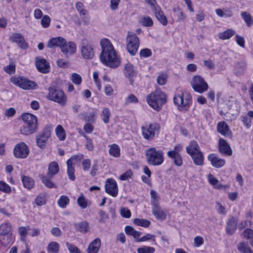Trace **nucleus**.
<instances>
[{
  "mask_svg": "<svg viewBox=\"0 0 253 253\" xmlns=\"http://www.w3.org/2000/svg\"><path fill=\"white\" fill-rule=\"evenodd\" d=\"M47 249L53 253H57L59 251V245L55 242H51L48 244Z\"/></svg>",
  "mask_w": 253,
  "mask_h": 253,
  "instance_id": "nucleus-49",
  "label": "nucleus"
},
{
  "mask_svg": "<svg viewBox=\"0 0 253 253\" xmlns=\"http://www.w3.org/2000/svg\"><path fill=\"white\" fill-rule=\"evenodd\" d=\"M121 216L125 218H129L131 216V212L127 208H122L120 210Z\"/></svg>",
  "mask_w": 253,
  "mask_h": 253,
  "instance_id": "nucleus-62",
  "label": "nucleus"
},
{
  "mask_svg": "<svg viewBox=\"0 0 253 253\" xmlns=\"http://www.w3.org/2000/svg\"><path fill=\"white\" fill-rule=\"evenodd\" d=\"M208 158L211 166L216 168H220L225 164L224 160L218 158L217 155L213 154L209 155Z\"/></svg>",
  "mask_w": 253,
  "mask_h": 253,
  "instance_id": "nucleus-19",
  "label": "nucleus"
},
{
  "mask_svg": "<svg viewBox=\"0 0 253 253\" xmlns=\"http://www.w3.org/2000/svg\"><path fill=\"white\" fill-rule=\"evenodd\" d=\"M40 177L42 183L46 187L48 188H56L57 187L56 184L51 181V179L53 177L52 176L47 174L46 175H41Z\"/></svg>",
  "mask_w": 253,
  "mask_h": 253,
  "instance_id": "nucleus-27",
  "label": "nucleus"
},
{
  "mask_svg": "<svg viewBox=\"0 0 253 253\" xmlns=\"http://www.w3.org/2000/svg\"><path fill=\"white\" fill-rule=\"evenodd\" d=\"M9 40L12 42H16L18 46L21 48L26 49L28 47L27 43L20 34H12L9 37Z\"/></svg>",
  "mask_w": 253,
  "mask_h": 253,
  "instance_id": "nucleus-17",
  "label": "nucleus"
},
{
  "mask_svg": "<svg viewBox=\"0 0 253 253\" xmlns=\"http://www.w3.org/2000/svg\"><path fill=\"white\" fill-rule=\"evenodd\" d=\"M47 46L49 48L60 47L61 52L66 57L74 54L77 50L76 44L74 42H67L65 39L61 37L51 39L48 41Z\"/></svg>",
  "mask_w": 253,
  "mask_h": 253,
  "instance_id": "nucleus-2",
  "label": "nucleus"
},
{
  "mask_svg": "<svg viewBox=\"0 0 253 253\" xmlns=\"http://www.w3.org/2000/svg\"><path fill=\"white\" fill-rule=\"evenodd\" d=\"M155 238V235H152L151 234H147L146 235H144L141 238L138 237V238L136 239V242H145L149 240L153 239Z\"/></svg>",
  "mask_w": 253,
  "mask_h": 253,
  "instance_id": "nucleus-61",
  "label": "nucleus"
},
{
  "mask_svg": "<svg viewBox=\"0 0 253 253\" xmlns=\"http://www.w3.org/2000/svg\"><path fill=\"white\" fill-rule=\"evenodd\" d=\"M186 151L192 157L196 165H201L203 163L204 156L199 150V147L197 142L192 141L186 147Z\"/></svg>",
  "mask_w": 253,
  "mask_h": 253,
  "instance_id": "nucleus-6",
  "label": "nucleus"
},
{
  "mask_svg": "<svg viewBox=\"0 0 253 253\" xmlns=\"http://www.w3.org/2000/svg\"><path fill=\"white\" fill-rule=\"evenodd\" d=\"M240 105L234 98H232L225 103L224 110L220 112L223 118L226 121L235 120L240 112Z\"/></svg>",
  "mask_w": 253,
  "mask_h": 253,
  "instance_id": "nucleus-3",
  "label": "nucleus"
},
{
  "mask_svg": "<svg viewBox=\"0 0 253 253\" xmlns=\"http://www.w3.org/2000/svg\"><path fill=\"white\" fill-rule=\"evenodd\" d=\"M235 34V31L231 29L227 30L218 34V38L222 40L229 39Z\"/></svg>",
  "mask_w": 253,
  "mask_h": 253,
  "instance_id": "nucleus-43",
  "label": "nucleus"
},
{
  "mask_svg": "<svg viewBox=\"0 0 253 253\" xmlns=\"http://www.w3.org/2000/svg\"><path fill=\"white\" fill-rule=\"evenodd\" d=\"M138 100L137 97L133 94L129 95L125 99V103L127 105L130 103H135L138 102Z\"/></svg>",
  "mask_w": 253,
  "mask_h": 253,
  "instance_id": "nucleus-58",
  "label": "nucleus"
},
{
  "mask_svg": "<svg viewBox=\"0 0 253 253\" xmlns=\"http://www.w3.org/2000/svg\"><path fill=\"white\" fill-rule=\"evenodd\" d=\"M67 173L68 176V178L72 181H74L76 179L75 175V168L73 166V164L71 163L70 161H67Z\"/></svg>",
  "mask_w": 253,
  "mask_h": 253,
  "instance_id": "nucleus-35",
  "label": "nucleus"
},
{
  "mask_svg": "<svg viewBox=\"0 0 253 253\" xmlns=\"http://www.w3.org/2000/svg\"><path fill=\"white\" fill-rule=\"evenodd\" d=\"M100 45L102 48L99 55L100 61L111 68L118 67L120 65V61L110 41L107 39H102L100 41Z\"/></svg>",
  "mask_w": 253,
  "mask_h": 253,
  "instance_id": "nucleus-1",
  "label": "nucleus"
},
{
  "mask_svg": "<svg viewBox=\"0 0 253 253\" xmlns=\"http://www.w3.org/2000/svg\"><path fill=\"white\" fill-rule=\"evenodd\" d=\"M37 128V126L25 125L20 127V131L21 134L29 135L34 133Z\"/></svg>",
  "mask_w": 253,
  "mask_h": 253,
  "instance_id": "nucleus-29",
  "label": "nucleus"
},
{
  "mask_svg": "<svg viewBox=\"0 0 253 253\" xmlns=\"http://www.w3.org/2000/svg\"><path fill=\"white\" fill-rule=\"evenodd\" d=\"M110 110L108 108L105 107L101 112L103 121L105 124H107L109 122L110 117L111 116Z\"/></svg>",
  "mask_w": 253,
  "mask_h": 253,
  "instance_id": "nucleus-46",
  "label": "nucleus"
},
{
  "mask_svg": "<svg viewBox=\"0 0 253 253\" xmlns=\"http://www.w3.org/2000/svg\"><path fill=\"white\" fill-rule=\"evenodd\" d=\"M10 81L14 84L25 90L35 89L38 88V84L36 82L25 78L12 77L10 79Z\"/></svg>",
  "mask_w": 253,
  "mask_h": 253,
  "instance_id": "nucleus-9",
  "label": "nucleus"
},
{
  "mask_svg": "<svg viewBox=\"0 0 253 253\" xmlns=\"http://www.w3.org/2000/svg\"><path fill=\"white\" fill-rule=\"evenodd\" d=\"M82 119L85 122L93 123L95 122V113L94 112H83L80 114Z\"/></svg>",
  "mask_w": 253,
  "mask_h": 253,
  "instance_id": "nucleus-36",
  "label": "nucleus"
},
{
  "mask_svg": "<svg viewBox=\"0 0 253 253\" xmlns=\"http://www.w3.org/2000/svg\"><path fill=\"white\" fill-rule=\"evenodd\" d=\"M101 245V241L99 238H96L93 241H92L88 247L87 248L86 251L87 253H97L100 248Z\"/></svg>",
  "mask_w": 253,
  "mask_h": 253,
  "instance_id": "nucleus-26",
  "label": "nucleus"
},
{
  "mask_svg": "<svg viewBox=\"0 0 253 253\" xmlns=\"http://www.w3.org/2000/svg\"><path fill=\"white\" fill-rule=\"evenodd\" d=\"M29 230V227H20L18 228V232L21 237V240H25L28 231Z\"/></svg>",
  "mask_w": 253,
  "mask_h": 253,
  "instance_id": "nucleus-53",
  "label": "nucleus"
},
{
  "mask_svg": "<svg viewBox=\"0 0 253 253\" xmlns=\"http://www.w3.org/2000/svg\"><path fill=\"white\" fill-rule=\"evenodd\" d=\"M152 207V213L155 216L159 219L164 220L166 218V214L160 208L159 204L156 205L154 203Z\"/></svg>",
  "mask_w": 253,
  "mask_h": 253,
  "instance_id": "nucleus-25",
  "label": "nucleus"
},
{
  "mask_svg": "<svg viewBox=\"0 0 253 253\" xmlns=\"http://www.w3.org/2000/svg\"><path fill=\"white\" fill-rule=\"evenodd\" d=\"M138 22L141 25L145 27H152L153 25L152 18L148 16H139Z\"/></svg>",
  "mask_w": 253,
  "mask_h": 253,
  "instance_id": "nucleus-34",
  "label": "nucleus"
},
{
  "mask_svg": "<svg viewBox=\"0 0 253 253\" xmlns=\"http://www.w3.org/2000/svg\"><path fill=\"white\" fill-rule=\"evenodd\" d=\"M70 79L74 84H80L82 80L81 76L76 73H73L71 76Z\"/></svg>",
  "mask_w": 253,
  "mask_h": 253,
  "instance_id": "nucleus-60",
  "label": "nucleus"
},
{
  "mask_svg": "<svg viewBox=\"0 0 253 253\" xmlns=\"http://www.w3.org/2000/svg\"><path fill=\"white\" fill-rule=\"evenodd\" d=\"M105 191L108 194L115 197L118 193V188L116 181L112 178H107L105 181Z\"/></svg>",
  "mask_w": 253,
  "mask_h": 253,
  "instance_id": "nucleus-15",
  "label": "nucleus"
},
{
  "mask_svg": "<svg viewBox=\"0 0 253 253\" xmlns=\"http://www.w3.org/2000/svg\"><path fill=\"white\" fill-rule=\"evenodd\" d=\"M30 150L27 145L24 142H21L17 144L13 150V154L15 158L19 159L26 158Z\"/></svg>",
  "mask_w": 253,
  "mask_h": 253,
  "instance_id": "nucleus-11",
  "label": "nucleus"
},
{
  "mask_svg": "<svg viewBox=\"0 0 253 253\" xmlns=\"http://www.w3.org/2000/svg\"><path fill=\"white\" fill-rule=\"evenodd\" d=\"M126 48L129 53L134 56L139 46V40L135 34H130L128 33L126 38Z\"/></svg>",
  "mask_w": 253,
  "mask_h": 253,
  "instance_id": "nucleus-10",
  "label": "nucleus"
},
{
  "mask_svg": "<svg viewBox=\"0 0 253 253\" xmlns=\"http://www.w3.org/2000/svg\"><path fill=\"white\" fill-rule=\"evenodd\" d=\"M159 126L157 124H150L142 127V133L144 138L150 140L155 136V130H158Z\"/></svg>",
  "mask_w": 253,
  "mask_h": 253,
  "instance_id": "nucleus-14",
  "label": "nucleus"
},
{
  "mask_svg": "<svg viewBox=\"0 0 253 253\" xmlns=\"http://www.w3.org/2000/svg\"><path fill=\"white\" fill-rule=\"evenodd\" d=\"M94 48L92 44L83 42L81 48L82 57L85 60H91L94 56Z\"/></svg>",
  "mask_w": 253,
  "mask_h": 253,
  "instance_id": "nucleus-12",
  "label": "nucleus"
},
{
  "mask_svg": "<svg viewBox=\"0 0 253 253\" xmlns=\"http://www.w3.org/2000/svg\"><path fill=\"white\" fill-rule=\"evenodd\" d=\"M155 15L158 20L164 26L168 24V20L164 12L159 8H155Z\"/></svg>",
  "mask_w": 253,
  "mask_h": 253,
  "instance_id": "nucleus-33",
  "label": "nucleus"
},
{
  "mask_svg": "<svg viewBox=\"0 0 253 253\" xmlns=\"http://www.w3.org/2000/svg\"><path fill=\"white\" fill-rule=\"evenodd\" d=\"M84 6L82 2L78 1L76 3V8L79 12L80 15L84 16L87 13V10L84 8Z\"/></svg>",
  "mask_w": 253,
  "mask_h": 253,
  "instance_id": "nucleus-52",
  "label": "nucleus"
},
{
  "mask_svg": "<svg viewBox=\"0 0 253 253\" xmlns=\"http://www.w3.org/2000/svg\"><path fill=\"white\" fill-rule=\"evenodd\" d=\"M0 191L5 193H10L11 191V187L3 181H0Z\"/></svg>",
  "mask_w": 253,
  "mask_h": 253,
  "instance_id": "nucleus-51",
  "label": "nucleus"
},
{
  "mask_svg": "<svg viewBox=\"0 0 253 253\" xmlns=\"http://www.w3.org/2000/svg\"><path fill=\"white\" fill-rule=\"evenodd\" d=\"M238 250L242 253H253L248 243L240 242L237 246Z\"/></svg>",
  "mask_w": 253,
  "mask_h": 253,
  "instance_id": "nucleus-40",
  "label": "nucleus"
},
{
  "mask_svg": "<svg viewBox=\"0 0 253 253\" xmlns=\"http://www.w3.org/2000/svg\"><path fill=\"white\" fill-rule=\"evenodd\" d=\"M191 85L195 91L201 93L206 90V82L200 76H195L193 78Z\"/></svg>",
  "mask_w": 253,
  "mask_h": 253,
  "instance_id": "nucleus-13",
  "label": "nucleus"
},
{
  "mask_svg": "<svg viewBox=\"0 0 253 253\" xmlns=\"http://www.w3.org/2000/svg\"><path fill=\"white\" fill-rule=\"evenodd\" d=\"M22 119L26 125L38 126V120L37 117L30 113H24L22 115Z\"/></svg>",
  "mask_w": 253,
  "mask_h": 253,
  "instance_id": "nucleus-24",
  "label": "nucleus"
},
{
  "mask_svg": "<svg viewBox=\"0 0 253 253\" xmlns=\"http://www.w3.org/2000/svg\"><path fill=\"white\" fill-rule=\"evenodd\" d=\"M48 91L46 97L48 100L57 102L62 106L66 104L67 98L62 90L50 87L48 88Z\"/></svg>",
  "mask_w": 253,
  "mask_h": 253,
  "instance_id": "nucleus-8",
  "label": "nucleus"
},
{
  "mask_svg": "<svg viewBox=\"0 0 253 253\" xmlns=\"http://www.w3.org/2000/svg\"><path fill=\"white\" fill-rule=\"evenodd\" d=\"M77 202L78 205L82 209H84L87 207V200L82 195L78 197Z\"/></svg>",
  "mask_w": 253,
  "mask_h": 253,
  "instance_id": "nucleus-55",
  "label": "nucleus"
},
{
  "mask_svg": "<svg viewBox=\"0 0 253 253\" xmlns=\"http://www.w3.org/2000/svg\"><path fill=\"white\" fill-rule=\"evenodd\" d=\"M11 230V225L9 222L3 223L0 226V241L2 246H7L8 242H5V236L7 235Z\"/></svg>",
  "mask_w": 253,
  "mask_h": 253,
  "instance_id": "nucleus-16",
  "label": "nucleus"
},
{
  "mask_svg": "<svg viewBox=\"0 0 253 253\" xmlns=\"http://www.w3.org/2000/svg\"><path fill=\"white\" fill-rule=\"evenodd\" d=\"M124 73L126 77L131 78L133 77L136 75V72L134 69L133 66L130 63H127L125 64Z\"/></svg>",
  "mask_w": 253,
  "mask_h": 253,
  "instance_id": "nucleus-31",
  "label": "nucleus"
},
{
  "mask_svg": "<svg viewBox=\"0 0 253 253\" xmlns=\"http://www.w3.org/2000/svg\"><path fill=\"white\" fill-rule=\"evenodd\" d=\"M145 156L147 163L153 166H160L164 161L163 150H157L155 147H151L146 150Z\"/></svg>",
  "mask_w": 253,
  "mask_h": 253,
  "instance_id": "nucleus-5",
  "label": "nucleus"
},
{
  "mask_svg": "<svg viewBox=\"0 0 253 253\" xmlns=\"http://www.w3.org/2000/svg\"><path fill=\"white\" fill-rule=\"evenodd\" d=\"M150 195L151 198V205L154 206V203L156 205L159 204V197L158 196L156 192L154 190H151L150 191Z\"/></svg>",
  "mask_w": 253,
  "mask_h": 253,
  "instance_id": "nucleus-54",
  "label": "nucleus"
},
{
  "mask_svg": "<svg viewBox=\"0 0 253 253\" xmlns=\"http://www.w3.org/2000/svg\"><path fill=\"white\" fill-rule=\"evenodd\" d=\"M37 128V126L25 125L20 127V131L21 134L29 135L34 133Z\"/></svg>",
  "mask_w": 253,
  "mask_h": 253,
  "instance_id": "nucleus-30",
  "label": "nucleus"
},
{
  "mask_svg": "<svg viewBox=\"0 0 253 253\" xmlns=\"http://www.w3.org/2000/svg\"><path fill=\"white\" fill-rule=\"evenodd\" d=\"M125 231L127 235L133 236V238L135 239V240L136 239L138 238L141 234V232L135 230L132 227L128 225L125 227Z\"/></svg>",
  "mask_w": 253,
  "mask_h": 253,
  "instance_id": "nucleus-37",
  "label": "nucleus"
},
{
  "mask_svg": "<svg viewBox=\"0 0 253 253\" xmlns=\"http://www.w3.org/2000/svg\"><path fill=\"white\" fill-rule=\"evenodd\" d=\"M168 156L173 160L174 164L177 166H181L183 163V160L179 154L173 152H167Z\"/></svg>",
  "mask_w": 253,
  "mask_h": 253,
  "instance_id": "nucleus-32",
  "label": "nucleus"
},
{
  "mask_svg": "<svg viewBox=\"0 0 253 253\" xmlns=\"http://www.w3.org/2000/svg\"><path fill=\"white\" fill-rule=\"evenodd\" d=\"M133 223L136 225L143 227H148L151 224V222L147 219L135 218L133 219Z\"/></svg>",
  "mask_w": 253,
  "mask_h": 253,
  "instance_id": "nucleus-42",
  "label": "nucleus"
},
{
  "mask_svg": "<svg viewBox=\"0 0 253 253\" xmlns=\"http://www.w3.org/2000/svg\"><path fill=\"white\" fill-rule=\"evenodd\" d=\"M137 252L138 253H153L155 252V249L153 247L145 246L137 248Z\"/></svg>",
  "mask_w": 253,
  "mask_h": 253,
  "instance_id": "nucleus-50",
  "label": "nucleus"
},
{
  "mask_svg": "<svg viewBox=\"0 0 253 253\" xmlns=\"http://www.w3.org/2000/svg\"><path fill=\"white\" fill-rule=\"evenodd\" d=\"M59 168L58 164L55 162H52L50 163L48 166V171L47 174L53 176L58 173Z\"/></svg>",
  "mask_w": 253,
  "mask_h": 253,
  "instance_id": "nucleus-39",
  "label": "nucleus"
},
{
  "mask_svg": "<svg viewBox=\"0 0 253 253\" xmlns=\"http://www.w3.org/2000/svg\"><path fill=\"white\" fill-rule=\"evenodd\" d=\"M56 134L60 140H64L66 138L64 129L61 125H58L55 129Z\"/></svg>",
  "mask_w": 253,
  "mask_h": 253,
  "instance_id": "nucleus-44",
  "label": "nucleus"
},
{
  "mask_svg": "<svg viewBox=\"0 0 253 253\" xmlns=\"http://www.w3.org/2000/svg\"><path fill=\"white\" fill-rule=\"evenodd\" d=\"M241 16L248 27L253 24V20L251 14L246 11L241 12Z\"/></svg>",
  "mask_w": 253,
  "mask_h": 253,
  "instance_id": "nucleus-45",
  "label": "nucleus"
},
{
  "mask_svg": "<svg viewBox=\"0 0 253 253\" xmlns=\"http://www.w3.org/2000/svg\"><path fill=\"white\" fill-rule=\"evenodd\" d=\"M51 136V129L49 127L44 128L42 131L37 135V136L42 138L47 141Z\"/></svg>",
  "mask_w": 253,
  "mask_h": 253,
  "instance_id": "nucleus-47",
  "label": "nucleus"
},
{
  "mask_svg": "<svg viewBox=\"0 0 253 253\" xmlns=\"http://www.w3.org/2000/svg\"><path fill=\"white\" fill-rule=\"evenodd\" d=\"M91 165V161L89 159H84L82 162V166L83 170L84 171H88Z\"/></svg>",
  "mask_w": 253,
  "mask_h": 253,
  "instance_id": "nucleus-64",
  "label": "nucleus"
},
{
  "mask_svg": "<svg viewBox=\"0 0 253 253\" xmlns=\"http://www.w3.org/2000/svg\"><path fill=\"white\" fill-rule=\"evenodd\" d=\"M69 198L67 196L64 195L61 196L57 201L58 206L61 208H66V206L69 204Z\"/></svg>",
  "mask_w": 253,
  "mask_h": 253,
  "instance_id": "nucleus-48",
  "label": "nucleus"
},
{
  "mask_svg": "<svg viewBox=\"0 0 253 253\" xmlns=\"http://www.w3.org/2000/svg\"><path fill=\"white\" fill-rule=\"evenodd\" d=\"M21 178L23 185L26 188L30 189L34 185V180L32 178L22 175Z\"/></svg>",
  "mask_w": 253,
  "mask_h": 253,
  "instance_id": "nucleus-38",
  "label": "nucleus"
},
{
  "mask_svg": "<svg viewBox=\"0 0 253 253\" xmlns=\"http://www.w3.org/2000/svg\"><path fill=\"white\" fill-rule=\"evenodd\" d=\"M167 76L166 74H162L160 75L157 79V83L160 85H164L166 83Z\"/></svg>",
  "mask_w": 253,
  "mask_h": 253,
  "instance_id": "nucleus-63",
  "label": "nucleus"
},
{
  "mask_svg": "<svg viewBox=\"0 0 253 253\" xmlns=\"http://www.w3.org/2000/svg\"><path fill=\"white\" fill-rule=\"evenodd\" d=\"M66 246L69 250L70 253H80L81 251L79 248L75 245L70 244L69 243H66Z\"/></svg>",
  "mask_w": 253,
  "mask_h": 253,
  "instance_id": "nucleus-59",
  "label": "nucleus"
},
{
  "mask_svg": "<svg viewBox=\"0 0 253 253\" xmlns=\"http://www.w3.org/2000/svg\"><path fill=\"white\" fill-rule=\"evenodd\" d=\"M191 101V95L189 92L186 91L184 92L179 91L173 98L174 103L184 110L187 109Z\"/></svg>",
  "mask_w": 253,
  "mask_h": 253,
  "instance_id": "nucleus-7",
  "label": "nucleus"
},
{
  "mask_svg": "<svg viewBox=\"0 0 253 253\" xmlns=\"http://www.w3.org/2000/svg\"><path fill=\"white\" fill-rule=\"evenodd\" d=\"M219 151L222 153L227 156H231L232 154V151L229 145L223 139H219Z\"/></svg>",
  "mask_w": 253,
  "mask_h": 253,
  "instance_id": "nucleus-20",
  "label": "nucleus"
},
{
  "mask_svg": "<svg viewBox=\"0 0 253 253\" xmlns=\"http://www.w3.org/2000/svg\"><path fill=\"white\" fill-rule=\"evenodd\" d=\"M146 101L154 110L159 111L167 102L166 95L161 90H156L147 95Z\"/></svg>",
  "mask_w": 253,
  "mask_h": 253,
  "instance_id": "nucleus-4",
  "label": "nucleus"
},
{
  "mask_svg": "<svg viewBox=\"0 0 253 253\" xmlns=\"http://www.w3.org/2000/svg\"><path fill=\"white\" fill-rule=\"evenodd\" d=\"M74 226L76 231L82 233H86L89 230V224L86 221L75 223Z\"/></svg>",
  "mask_w": 253,
  "mask_h": 253,
  "instance_id": "nucleus-28",
  "label": "nucleus"
},
{
  "mask_svg": "<svg viewBox=\"0 0 253 253\" xmlns=\"http://www.w3.org/2000/svg\"><path fill=\"white\" fill-rule=\"evenodd\" d=\"M217 130L220 134L225 136H229L231 135L228 126L224 121L218 123Z\"/></svg>",
  "mask_w": 253,
  "mask_h": 253,
  "instance_id": "nucleus-23",
  "label": "nucleus"
},
{
  "mask_svg": "<svg viewBox=\"0 0 253 253\" xmlns=\"http://www.w3.org/2000/svg\"><path fill=\"white\" fill-rule=\"evenodd\" d=\"M109 154L115 157H118L120 156V149L119 146L116 144L110 145L109 146Z\"/></svg>",
  "mask_w": 253,
  "mask_h": 253,
  "instance_id": "nucleus-41",
  "label": "nucleus"
},
{
  "mask_svg": "<svg viewBox=\"0 0 253 253\" xmlns=\"http://www.w3.org/2000/svg\"><path fill=\"white\" fill-rule=\"evenodd\" d=\"M241 121L243 123L244 126L247 128H250L252 126V121L248 115L246 116H242L241 117Z\"/></svg>",
  "mask_w": 253,
  "mask_h": 253,
  "instance_id": "nucleus-56",
  "label": "nucleus"
},
{
  "mask_svg": "<svg viewBox=\"0 0 253 253\" xmlns=\"http://www.w3.org/2000/svg\"><path fill=\"white\" fill-rule=\"evenodd\" d=\"M173 11L176 13L178 21L184 20L185 18V15L183 13L179 7H177L176 8H174L173 9Z\"/></svg>",
  "mask_w": 253,
  "mask_h": 253,
  "instance_id": "nucleus-57",
  "label": "nucleus"
},
{
  "mask_svg": "<svg viewBox=\"0 0 253 253\" xmlns=\"http://www.w3.org/2000/svg\"><path fill=\"white\" fill-rule=\"evenodd\" d=\"M238 219L233 216H231L228 220L226 227V233L228 235H232L235 231L237 228V224Z\"/></svg>",
  "mask_w": 253,
  "mask_h": 253,
  "instance_id": "nucleus-21",
  "label": "nucleus"
},
{
  "mask_svg": "<svg viewBox=\"0 0 253 253\" xmlns=\"http://www.w3.org/2000/svg\"><path fill=\"white\" fill-rule=\"evenodd\" d=\"M208 181L209 183L213 186L214 188L218 190L226 189L229 187L227 184L223 185L219 182L218 180L213 175L210 174L208 175Z\"/></svg>",
  "mask_w": 253,
  "mask_h": 253,
  "instance_id": "nucleus-22",
  "label": "nucleus"
},
{
  "mask_svg": "<svg viewBox=\"0 0 253 253\" xmlns=\"http://www.w3.org/2000/svg\"><path fill=\"white\" fill-rule=\"evenodd\" d=\"M35 62L36 66L39 72L44 74L49 72V65L45 59L37 57Z\"/></svg>",
  "mask_w": 253,
  "mask_h": 253,
  "instance_id": "nucleus-18",
  "label": "nucleus"
}]
</instances>
